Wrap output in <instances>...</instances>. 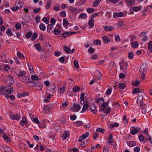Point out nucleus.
Returning <instances> with one entry per match:
<instances>
[{
    "label": "nucleus",
    "mask_w": 152,
    "mask_h": 152,
    "mask_svg": "<svg viewBox=\"0 0 152 152\" xmlns=\"http://www.w3.org/2000/svg\"><path fill=\"white\" fill-rule=\"evenodd\" d=\"M54 34L56 35L59 34L60 33V31L57 29H56L53 31Z\"/></svg>",
    "instance_id": "obj_60"
},
{
    "label": "nucleus",
    "mask_w": 152,
    "mask_h": 152,
    "mask_svg": "<svg viewBox=\"0 0 152 152\" xmlns=\"http://www.w3.org/2000/svg\"><path fill=\"white\" fill-rule=\"evenodd\" d=\"M119 87L121 89H124L125 87V84L124 83H120L118 84Z\"/></svg>",
    "instance_id": "obj_46"
},
{
    "label": "nucleus",
    "mask_w": 152,
    "mask_h": 152,
    "mask_svg": "<svg viewBox=\"0 0 152 152\" xmlns=\"http://www.w3.org/2000/svg\"><path fill=\"white\" fill-rule=\"evenodd\" d=\"M127 5L129 6L133 5L135 2V0H126Z\"/></svg>",
    "instance_id": "obj_14"
},
{
    "label": "nucleus",
    "mask_w": 152,
    "mask_h": 152,
    "mask_svg": "<svg viewBox=\"0 0 152 152\" xmlns=\"http://www.w3.org/2000/svg\"><path fill=\"white\" fill-rule=\"evenodd\" d=\"M70 32H65L64 33H63L62 34V37L64 38H66L68 36H69V35L70 34Z\"/></svg>",
    "instance_id": "obj_28"
},
{
    "label": "nucleus",
    "mask_w": 152,
    "mask_h": 152,
    "mask_svg": "<svg viewBox=\"0 0 152 152\" xmlns=\"http://www.w3.org/2000/svg\"><path fill=\"white\" fill-rule=\"evenodd\" d=\"M6 33L7 35L10 36H11L13 35V34L12 32L10 29H8L6 31Z\"/></svg>",
    "instance_id": "obj_33"
},
{
    "label": "nucleus",
    "mask_w": 152,
    "mask_h": 152,
    "mask_svg": "<svg viewBox=\"0 0 152 152\" xmlns=\"http://www.w3.org/2000/svg\"><path fill=\"white\" fill-rule=\"evenodd\" d=\"M88 106V104H87V103L84 104L83 105V107L82 110L81 112V113H83L85 112V111L87 109Z\"/></svg>",
    "instance_id": "obj_23"
},
{
    "label": "nucleus",
    "mask_w": 152,
    "mask_h": 152,
    "mask_svg": "<svg viewBox=\"0 0 152 152\" xmlns=\"http://www.w3.org/2000/svg\"><path fill=\"white\" fill-rule=\"evenodd\" d=\"M119 65L120 66L121 70L126 68L127 67L128 64L127 62H124L123 61L119 62Z\"/></svg>",
    "instance_id": "obj_5"
},
{
    "label": "nucleus",
    "mask_w": 152,
    "mask_h": 152,
    "mask_svg": "<svg viewBox=\"0 0 152 152\" xmlns=\"http://www.w3.org/2000/svg\"><path fill=\"white\" fill-rule=\"evenodd\" d=\"M1 58L2 61L5 63H6L7 61V58L4 54H3L1 55Z\"/></svg>",
    "instance_id": "obj_24"
},
{
    "label": "nucleus",
    "mask_w": 152,
    "mask_h": 152,
    "mask_svg": "<svg viewBox=\"0 0 152 152\" xmlns=\"http://www.w3.org/2000/svg\"><path fill=\"white\" fill-rule=\"evenodd\" d=\"M6 83L8 87L10 86V85H12L14 83V81L12 77L10 75L8 76L6 80Z\"/></svg>",
    "instance_id": "obj_3"
},
{
    "label": "nucleus",
    "mask_w": 152,
    "mask_h": 152,
    "mask_svg": "<svg viewBox=\"0 0 152 152\" xmlns=\"http://www.w3.org/2000/svg\"><path fill=\"white\" fill-rule=\"evenodd\" d=\"M28 95V93L27 92H23L21 93V97L27 96Z\"/></svg>",
    "instance_id": "obj_61"
},
{
    "label": "nucleus",
    "mask_w": 152,
    "mask_h": 152,
    "mask_svg": "<svg viewBox=\"0 0 152 152\" xmlns=\"http://www.w3.org/2000/svg\"><path fill=\"white\" fill-rule=\"evenodd\" d=\"M10 118L12 120H18L20 118V117L18 114H13L10 115Z\"/></svg>",
    "instance_id": "obj_8"
},
{
    "label": "nucleus",
    "mask_w": 152,
    "mask_h": 152,
    "mask_svg": "<svg viewBox=\"0 0 152 152\" xmlns=\"http://www.w3.org/2000/svg\"><path fill=\"white\" fill-rule=\"evenodd\" d=\"M140 90L139 88H136L133 90L132 93L134 94L137 93Z\"/></svg>",
    "instance_id": "obj_58"
},
{
    "label": "nucleus",
    "mask_w": 152,
    "mask_h": 152,
    "mask_svg": "<svg viewBox=\"0 0 152 152\" xmlns=\"http://www.w3.org/2000/svg\"><path fill=\"white\" fill-rule=\"evenodd\" d=\"M91 110L94 114H95L97 112L96 106L94 104L91 105Z\"/></svg>",
    "instance_id": "obj_13"
},
{
    "label": "nucleus",
    "mask_w": 152,
    "mask_h": 152,
    "mask_svg": "<svg viewBox=\"0 0 152 152\" xmlns=\"http://www.w3.org/2000/svg\"><path fill=\"white\" fill-rule=\"evenodd\" d=\"M5 87H1L0 88V93L3 95H5Z\"/></svg>",
    "instance_id": "obj_35"
},
{
    "label": "nucleus",
    "mask_w": 152,
    "mask_h": 152,
    "mask_svg": "<svg viewBox=\"0 0 152 152\" xmlns=\"http://www.w3.org/2000/svg\"><path fill=\"white\" fill-rule=\"evenodd\" d=\"M147 69L145 65H142L139 70L140 74L141 75V79L144 80L145 78V75L146 73Z\"/></svg>",
    "instance_id": "obj_1"
},
{
    "label": "nucleus",
    "mask_w": 152,
    "mask_h": 152,
    "mask_svg": "<svg viewBox=\"0 0 152 152\" xmlns=\"http://www.w3.org/2000/svg\"><path fill=\"white\" fill-rule=\"evenodd\" d=\"M32 35V33L31 31L28 32L26 35V37L28 39Z\"/></svg>",
    "instance_id": "obj_51"
},
{
    "label": "nucleus",
    "mask_w": 152,
    "mask_h": 152,
    "mask_svg": "<svg viewBox=\"0 0 152 152\" xmlns=\"http://www.w3.org/2000/svg\"><path fill=\"white\" fill-rule=\"evenodd\" d=\"M73 106L71 107V110L72 111L74 112H77L79 111L80 108V105L76 103H74Z\"/></svg>",
    "instance_id": "obj_4"
},
{
    "label": "nucleus",
    "mask_w": 152,
    "mask_h": 152,
    "mask_svg": "<svg viewBox=\"0 0 152 152\" xmlns=\"http://www.w3.org/2000/svg\"><path fill=\"white\" fill-rule=\"evenodd\" d=\"M127 143L129 146L130 147H132L135 146L136 144V143L134 141H130L127 142Z\"/></svg>",
    "instance_id": "obj_17"
},
{
    "label": "nucleus",
    "mask_w": 152,
    "mask_h": 152,
    "mask_svg": "<svg viewBox=\"0 0 152 152\" xmlns=\"http://www.w3.org/2000/svg\"><path fill=\"white\" fill-rule=\"evenodd\" d=\"M112 92V89L111 88L108 89L106 91L105 94L107 95H109Z\"/></svg>",
    "instance_id": "obj_59"
},
{
    "label": "nucleus",
    "mask_w": 152,
    "mask_h": 152,
    "mask_svg": "<svg viewBox=\"0 0 152 152\" xmlns=\"http://www.w3.org/2000/svg\"><path fill=\"white\" fill-rule=\"evenodd\" d=\"M69 9L70 11L73 12H77L78 11V9L75 7H69Z\"/></svg>",
    "instance_id": "obj_40"
},
{
    "label": "nucleus",
    "mask_w": 152,
    "mask_h": 152,
    "mask_svg": "<svg viewBox=\"0 0 152 152\" xmlns=\"http://www.w3.org/2000/svg\"><path fill=\"white\" fill-rule=\"evenodd\" d=\"M26 75V73L25 71H19L18 72V76L23 77Z\"/></svg>",
    "instance_id": "obj_21"
},
{
    "label": "nucleus",
    "mask_w": 152,
    "mask_h": 152,
    "mask_svg": "<svg viewBox=\"0 0 152 152\" xmlns=\"http://www.w3.org/2000/svg\"><path fill=\"white\" fill-rule=\"evenodd\" d=\"M80 89V88L78 86H75L73 89V90L74 92H78Z\"/></svg>",
    "instance_id": "obj_44"
},
{
    "label": "nucleus",
    "mask_w": 152,
    "mask_h": 152,
    "mask_svg": "<svg viewBox=\"0 0 152 152\" xmlns=\"http://www.w3.org/2000/svg\"><path fill=\"white\" fill-rule=\"evenodd\" d=\"M27 120L25 117H23L20 122V124L22 126H23L25 124H27Z\"/></svg>",
    "instance_id": "obj_16"
},
{
    "label": "nucleus",
    "mask_w": 152,
    "mask_h": 152,
    "mask_svg": "<svg viewBox=\"0 0 152 152\" xmlns=\"http://www.w3.org/2000/svg\"><path fill=\"white\" fill-rule=\"evenodd\" d=\"M52 3V1L51 0H49L47 2V4L45 6V8L47 9H48L50 7V5Z\"/></svg>",
    "instance_id": "obj_22"
},
{
    "label": "nucleus",
    "mask_w": 152,
    "mask_h": 152,
    "mask_svg": "<svg viewBox=\"0 0 152 152\" xmlns=\"http://www.w3.org/2000/svg\"><path fill=\"white\" fill-rule=\"evenodd\" d=\"M140 148H139L137 147L134 148V151L135 152H139L140 151Z\"/></svg>",
    "instance_id": "obj_64"
},
{
    "label": "nucleus",
    "mask_w": 152,
    "mask_h": 152,
    "mask_svg": "<svg viewBox=\"0 0 152 152\" xmlns=\"http://www.w3.org/2000/svg\"><path fill=\"white\" fill-rule=\"evenodd\" d=\"M15 4L17 8H18V9H20L23 6L20 0H17Z\"/></svg>",
    "instance_id": "obj_9"
},
{
    "label": "nucleus",
    "mask_w": 152,
    "mask_h": 152,
    "mask_svg": "<svg viewBox=\"0 0 152 152\" xmlns=\"http://www.w3.org/2000/svg\"><path fill=\"white\" fill-rule=\"evenodd\" d=\"M68 105V103L67 101L65 102H62V106L63 107H65L67 106Z\"/></svg>",
    "instance_id": "obj_52"
},
{
    "label": "nucleus",
    "mask_w": 152,
    "mask_h": 152,
    "mask_svg": "<svg viewBox=\"0 0 152 152\" xmlns=\"http://www.w3.org/2000/svg\"><path fill=\"white\" fill-rule=\"evenodd\" d=\"M34 47L38 51H40L41 50V47L39 43H38L34 45Z\"/></svg>",
    "instance_id": "obj_25"
},
{
    "label": "nucleus",
    "mask_w": 152,
    "mask_h": 152,
    "mask_svg": "<svg viewBox=\"0 0 152 152\" xmlns=\"http://www.w3.org/2000/svg\"><path fill=\"white\" fill-rule=\"evenodd\" d=\"M141 6L140 7H132V9L135 12H137L141 9Z\"/></svg>",
    "instance_id": "obj_32"
},
{
    "label": "nucleus",
    "mask_w": 152,
    "mask_h": 152,
    "mask_svg": "<svg viewBox=\"0 0 152 152\" xmlns=\"http://www.w3.org/2000/svg\"><path fill=\"white\" fill-rule=\"evenodd\" d=\"M40 29L42 31H44L46 28V27L43 23H41L39 26Z\"/></svg>",
    "instance_id": "obj_31"
},
{
    "label": "nucleus",
    "mask_w": 152,
    "mask_h": 152,
    "mask_svg": "<svg viewBox=\"0 0 152 152\" xmlns=\"http://www.w3.org/2000/svg\"><path fill=\"white\" fill-rule=\"evenodd\" d=\"M17 55L20 58L24 59L25 58V57L23 56V55L20 52H17Z\"/></svg>",
    "instance_id": "obj_34"
},
{
    "label": "nucleus",
    "mask_w": 152,
    "mask_h": 152,
    "mask_svg": "<svg viewBox=\"0 0 152 152\" xmlns=\"http://www.w3.org/2000/svg\"><path fill=\"white\" fill-rule=\"evenodd\" d=\"M143 93L142 92H140L137 96V103L140 104V107H142V106H145V104L143 103Z\"/></svg>",
    "instance_id": "obj_2"
},
{
    "label": "nucleus",
    "mask_w": 152,
    "mask_h": 152,
    "mask_svg": "<svg viewBox=\"0 0 152 152\" xmlns=\"http://www.w3.org/2000/svg\"><path fill=\"white\" fill-rule=\"evenodd\" d=\"M102 39L105 43H108L110 41V39L107 37L106 36H103L102 37Z\"/></svg>",
    "instance_id": "obj_27"
},
{
    "label": "nucleus",
    "mask_w": 152,
    "mask_h": 152,
    "mask_svg": "<svg viewBox=\"0 0 152 152\" xmlns=\"http://www.w3.org/2000/svg\"><path fill=\"white\" fill-rule=\"evenodd\" d=\"M5 91L6 94H10L12 91H13V88L12 86L8 87L7 86L5 87Z\"/></svg>",
    "instance_id": "obj_6"
},
{
    "label": "nucleus",
    "mask_w": 152,
    "mask_h": 152,
    "mask_svg": "<svg viewBox=\"0 0 152 152\" xmlns=\"http://www.w3.org/2000/svg\"><path fill=\"white\" fill-rule=\"evenodd\" d=\"M113 29V27L110 26H105L104 27V29L105 31H111Z\"/></svg>",
    "instance_id": "obj_15"
},
{
    "label": "nucleus",
    "mask_w": 152,
    "mask_h": 152,
    "mask_svg": "<svg viewBox=\"0 0 152 152\" xmlns=\"http://www.w3.org/2000/svg\"><path fill=\"white\" fill-rule=\"evenodd\" d=\"M69 24V22L65 19L63 20V25L65 26H67Z\"/></svg>",
    "instance_id": "obj_47"
},
{
    "label": "nucleus",
    "mask_w": 152,
    "mask_h": 152,
    "mask_svg": "<svg viewBox=\"0 0 152 152\" xmlns=\"http://www.w3.org/2000/svg\"><path fill=\"white\" fill-rule=\"evenodd\" d=\"M63 48L65 51L67 53H70V49L69 48L66 46H64L63 47Z\"/></svg>",
    "instance_id": "obj_36"
},
{
    "label": "nucleus",
    "mask_w": 152,
    "mask_h": 152,
    "mask_svg": "<svg viewBox=\"0 0 152 152\" xmlns=\"http://www.w3.org/2000/svg\"><path fill=\"white\" fill-rule=\"evenodd\" d=\"M128 57L130 59H132L134 57V53L131 52H129L128 53Z\"/></svg>",
    "instance_id": "obj_30"
},
{
    "label": "nucleus",
    "mask_w": 152,
    "mask_h": 152,
    "mask_svg": "<svg viewBox=\"0 0 152 152\" xmlns=\"http://www.w3.org/2000/svg\"><path fill=\"white\" fill-rule=\"evenodd\" d=\"M139 139L140 141H142L144 140L145 137L142 134H140L139 137Z\"/></svg>",
    "instance_id": "obj_57"
},
{
    "label": "nucleus",
    "mask_w": 152,
    "mask_h": 152,
    "mask_svg": "<svg viewBox=\"0 0 152 152\" xmlns=\"http://www.w3.org/2000/svg\"><path fill=\"white\" fill-rule=\"evenodd\" d=\"M118 126V123H116L111 124L110 125V126L111 127H113L115 126Z\"/></svg>",
    "instance_id": "obj_63"
},
{
    "label": "nucleus",
    "mask_w": 152,
    "mask_h": 152,
    "mask_svg": "<svg viewBox=\"0 0 152 152\" xmlns=\"http://www.w3.org/2000/svg\"><path fill=\"white\" fill-rule=\"evenodd\" d=\"M31 78L33 80H37L39 79L38 77L36 75H32Z\"/></svg>",
    "instance_id": "obj_45"
},
{
    "label": "nucleus",
    "mask_w": 152,
    "mask_h": 152,
    "mask_svg": "<svg viewBox=\"0 0 152 152\" xmlns=\"http://www.w3.org/2000/svg\"><path fill=\"white\" fill-rule=\"evenodd\" d=\"M50 91V89L48 88L47 89L46 93L47 94L45 95V97L47 98L50 99L51 97L53 96V95L51 94L49 92Z\"/></svg>",
    "instance_id": "obj_11"
},
{
    "label": "nucleus",
    "mask_w": 152,
    "mask_h": 152,
    "mask_svg": "<svg viewBox=\"0 0 152 152\" xmlns=\"http://www.w3.org/2000/svg\"><path fill=\"white\" fill-rule=\"evenodd\" d=\"M60 16L62 17H65L66 16V13L65 11H63L60 13Z\"/></svg>",
    "instance_id": "obj_53"
},
{
    "label": "nucleus",
    "mask_w": 152,
    "mask_h": 152,
    "mask_svg": "<svg viewBox=\"0 0 152 152\" xmlns=\"http://www.w3.org/2000/svg\"><path fill=\"white\" fill-rule=\"evenodd\" d=\"M88 24L89 27L91 28H93L94 24V20L92 19H90L88 21Z\"/></svg>",
    "instance_id": "obj_18"
},
{
    "label": "nucleus",
    "mask_w": 152,
    "mask_h": 152,
    "mask_svg": "<svg viewBox=\"0 0 152 152\" xmlns=\"http://www.w3.org/2000/svg\"><path fill=\"white\" fill-rule=\"evenodd\" d=\"M141 107V108H142V113L143 114H145L146 113V111L145 109V108L146 107L145 104V106H142V107Z\"/></svg>",
    "instance_id": "obj_37"
},
{
    "label": "nucleus",
    "mask_w": 152,
    "mask_h": 152,
    "mask_svg": "<svg viewBox=\"0 0 152 152\" xmlns=\"http://www.w3.org/2000/svg\"><path fill=\"white\" fill-rule=\"evenodd\" d=\"M2 137L4 139V140H7V141L9 142L10 140V139L7 136V135L5 134H4L2 136Z\"/></svg>",
    "instance_id": "obj_43"
},
{
    "label": "nucleus",
    "mask_w": 152,
    "mask_h": 152,
    "mask_svg": "<svg viewBox=\"0 0 152 152\" xmlns=\"http://www.w3.org/2000/svg\"><path fill=\"white\" fill-rule=\"evenodd\" d=\"M148 48L149 50H151V52H152V41H150L148 44Z\"/></svg>",
    "instance_id": "obj_39"
},
{
    "label": "nucleus",
    "mask_w": 152,
    "mask_h": 152,
    "mask_svg": "<svg viewBox=\"0 0 152 152\" xmlns=\"http://www.w3.org/2000/svg\"><path fill=\"white\" fill-rule=\"evenodd\" d=\"M15 27L17 29H20L21 28V25L19 23H18L17 24H16L15 25Z\"/></svg>",
    "instance_id": "obj_55"
},
{
    "label": "nucleus",
    "mask_w": 152,
    "mask_h": 152,
    "mask_svg": "<svg viewBox=\"0 0 152 152\" xmlns=\"http://www.w3.org/2000/svg\"><path fill=\"white\" fill-rule=\"evenodd\" d=\"M101 0H96L94 1L93 6V7H96L101 2Z\"/></svg>",
    "instance_id": "obj_26"
},
{
    "label": "nucleus",
    "mask_w": 152,
    "mask_h": 152,
    "mask_svg": "<svg viewBox=\"0 0 152 152\" xmlns=\"http://www.w3.org/2000/svg\"><path fill=\"white\" fill-rule=\"evenodd\" d=\"M94 11V9L92 8H88L87 9V11L89 13H91Z\"/></svg>",
    "instance_id": "obj_56"
},
{
    "label": "nucleus",
    "mask_w": 152,
    "mask_h": 152,
    "mask_svg": "<svg viewBox=\"0 0 152 152\" xmlns=\"http://www.w3.org/2000/svg\"><path fill=\"white\" fill-rule=\"evenodd\" d=\"M69 135V132L67 131H65L63 134L62 135L63 139L64 140H65L67 137H68Z\"/></svg>",
    "instance_id": "obj_10"
},
{
    "label": "nucleus",
    "mask_w": 152,
    "mask_h": 152,
    "mask_svg": "<svg viewBox=\"0 0 152 152\" xmlns=\"http://www.w3.org/2000/svg\"><path fill=\"white\" fill-rule=\"evenodd\" d=\"M60 4L58 3L57 4H55L54 5L53 9L55 11H58L60 9Z\"/></svg>",
    "instance_id": "obj_29"
},
{
    "label": "nucleus",
    "mask_w": 152,
    "mask_h": 152,
    "mask_svg": "<svg viewBox=\"0 0 152 152\" xmlns=\"http://www.w3.org/2000/svg\"><path fill=\"white\" fill-rule=\"evenodd\" d=\"M138 45V43L137 42H134L131 43L132 47L134 48H137Z\"/></svg>",
    "instance_id": "obj_20"
},
{
    "label": "nucleus",
    "mask_w": 152,
    "mask_h": 152,
    "mask_svg": "<svg viewBox=\"0 0 152 152\" xmlns=\"http://www.w3.org/2000/svg\"><path fill=\"white\" fill-rule=\"evenodd\" d=\"M104 102V99L103 98H98L96 101V103L98 104H101Z\"/></svg>",
    "instance_id": "obj_41"
},
{
    "label": "nucleus",
    "mask_w": 152,
    "mask_h": 152,
    "mask_svg": "<svg viewBox=\"0 0 152 152\" xmlns=\"http://www.w3.org/2000/svg\"><path fill=\"white\" fill-rule=\"evenodd\" d=\"M105 130L101 128H99L96 129V131L97 132H100L102 133H103L104 132Z\"/></svg>",
    "instance_id": "obj_38"
},
{
    "label": "nucleus",
    "mask_w": 152,
    "mask_h": 152,
    "mask_svg": "<svg viewBox=\"0 0 152 152\" xmlns=\"http://www.w3.org/2000/svg\"><path fill=\"white\" fill-rule=\"evenodd\" d=\"M95 50L92 47H90L88 50V52L91 54H92Z\"/></svg>",
    "instance_id": "obj_54"
},
{
    "label": "nucleus",
    "mask_w": 152,
    "mask_h": 152,
    "mask_svg": "<svg viewBox=\"0 0 152 152\" xmlns=\"http://www.w3.org/2000/svg\"><path fill=\"white\" fill-rule=\"evenodd\" d=\"M94 43L95 45H100L101 44V41L99 39L94 41Z\"/></svg>",
    "instance_id": "obj_48"
},
{
    "label": "nucleus",
    "mask_w": 152,
    "mask_h": 152,
    "mask_svg": "<svg viewBox=\"0 0 152 152\" xmlns=\"http://www.w3.org/2000/svg\"><path fill=\"white\" fill-rule=\"evenodd\" d=\"M86 15L85 13H83L80 14L79 16V18H80L84 19L86 17Z\"/></svg>",
    "instance_id": "obj_49"
},
{
    "label": "nucleus",
    "mask_w": 152,
    "mask_h": 152,
    "mask_svg": "<svg viewBox=\"0 0 152 152\" xmlns=\"http://www.w3.org/2000/svg\"><path fill=\"white\" fill-rule=\"evenodd\" d=\"M89 135V133L88 132H86L85 134L82 135L79 137V141L80 142H82L84 139L87 137Z\"/></svg>",
    "instance_id": "obj_7"
},
{
    "label": "nucleus",
    "mask_w": 152,
    "mask_h": 152,
    "mask_svg": "<svg viewBox=\"0 0 152 152\" xmlns=\"http://www.w3.org/2000/svg\"><path fill=\"white\" fill-rule=\"evenodd\" d=\"M140 130V128L137 127L135 128L134 129L132 130L131 133L132 135H134Z\"/></svg>",
    "instance_id": "obj_12"
},
{
    "label": "nucleus",
    "mask_w": 152,
    "mask_h": 152,
    "mask_svg": "<svg viewBox=\"0 0 152 152\" xmlns=\"http://www.w3.org/2000/svg\"><path fill=\"white\" fill-rule=\"evenodd\" d=\"M53 28V26L51 24H48L47 27L48 31L49 33L52 32V31H51L52 29Z\"/></svg>",
    "instance_id": "obj_19"
},
{
    "label": "nucleus",
    "mask_w": 152,
    "mask_h": 152,
    "mask_svg": "<svg viewBox=\"0 0 152 152\" xmlns=\"http://www.w3.org/2000/svg\"><path fill=\"white\" fill-rule=\"evenodd\" d=\"M115 108L117 109H118L120 107V104L119 103H116L113 104Z\"/></svg>",
    "instance_id": "obj_42"
},
{
    "label": "nucleus",
    "mask_w": 152,
    "mask_h": 152,
    "mask_svg": "<svg viewBox=\"0 0 152 152\" xmlns=\"http://www.w3.org/2000/svg\"><path fill=\"white\" fill-rule=\"evenodd\" d=\"M42 20L46 24H48L49 22V20L45 17L42 18Z\"/></svg>",
    "instance_id": "obj_50"
},
{
    "label": "nucleus",
    "mask_w": 152,
    "mask_h": 152,
    "mask_svg": "<svg viewBox=\"0 0 152 152\" xmlns=\"http://www.w3.org/2000/svg\"><path fill=\"white\" fill-rule=\"evenodd\" d=\"M50 23H52V25H54L56 23V20L54 18H51V19Z\"/></svg>",
    "instance_id": "obj_62"
}]
</instances>
